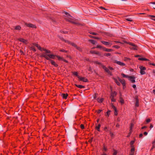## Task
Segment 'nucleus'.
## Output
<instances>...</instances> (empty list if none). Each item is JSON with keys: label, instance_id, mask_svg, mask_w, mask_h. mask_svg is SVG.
<instances>
[{"label": "nucleus", "instance_id": "nucleus-1", "mask_svg": "<svg viewBox=\"0 0 155 155\" xmlns=\"http://www.w3.org/2000/svg\"><path fill=\"white\" fill-rule=\"evenodd\" d=\"M41 57H44L47 60L50 61L51 62L52 65L54 66L55 67H57L58 66V65L56 64L55 62L53 60H52L48 58L45 54H41Z\"/></svg>", "mask_w": 155, "mask_h": 155}, {"label": "nucleus", "instance_id": "nucleus-2", "mask_svg": "<svg viewBox=\"0 0 155 155\" xmlns=\"http://www.w3.org/2000/svg\"><path fill=\"white\" fill-rule=\"evenodd\" d=\"M93 62L94 64L99 65L100 68H102L104 69L105 72H107V68L106 66L103 65L101 63L97 61H94Z\"/></svg>", "mask_w": 155, "mask_h": 155}, {"label": "nucleus", "instance_id": "nucleus-3", "mask_svg": "<svg viewBox=\"0 0 155 155\" xmlns=\"http://www.w3.org/2000/svg\"><path fill=\"white\" fill-rule=\"evenodd\" d=\"M139 68L140 69V73L141 74L143 75L145 74L146 73L144 71L146 70V68L145 67L140 66L139 67Z\"/></svg>", "mask_w": 155, "mask_h": 155}, {"label": "nucleus", "instance_id": "nucleus-4", "mask_svg": "<svg viewBox=\"0 0 155 155\" xmlns=\"http://www.w3.org/2000/svg\"><path fill=\"white\" fill-rule=\"evenodd\" d=\"M116 94H117L115 92H111L110 98L112 101L114 102L115 101V99L114 98V97L116 95Z\"/></svg>", "mask_w": 155, "mask_h": 155}, {"label": "nucleus", "instance_id": "nucleus-5", "mask_svg": "<svg viewBox=\"0 0 155 155\" xmlns=\"http://www.w3.org/2000/svg\"><path fill=\"white\" fill-rule=\"evenodd\" d=\"M113 70V68L111 67H109L108 68H107V75H112V72Z\"/></svg>", "mask_w": 155, "mask_h": 155}, {"label": "nucleus", "instance_id": "nucleus-6", "mask_svg": "<svg viewBox=\"0 0 155 155\" xmlns=\"http://www.w3.org/2000/svg\"><path fill=\"white\" fill-rule=\"evenodd\" d=\"M129 44L130 45L129 48L131 49L134 50H137V47L135 45L130 43H129Z\"/></svg>", "mask_w": 155, "mask_h": 155}, {"label": "nucleus", "instance_id": "nucleus-7", "mask_svg": "<svg viewBox=\"0 0 155 155\" xmlns=\"http://www.w3.org/2000/svg\"><path fill=\"white\" fill-rule=\"evenodd\" d=\"M78 79L79 81H82L84 82H88V79L84 77H80V76H78Z\"/></svg>", "mask_w": 155, "mask_h": 155}, {"label": "nucleus", "instance_id": "nucleus-8", "mask_svg": "<svg viewBox=\"0 0 155 155\" xmlns=\"http://www.w3.org/2000/svg\"><path fill=\"white\" fill-rule=\"evenodd\" d=\"M138 60H142V61H148V63L150 65H152L153 66H155V64L154 63H151L150 62V60L147 59L146 58H138Z\"/></svg>", "mask_w": 155, "mask_h": 155}, {"label": "nucleus", "instance_id": "nucleus-9", "mask_svg": "<svg viewBox=\"0 0 155 155\" xmlns=\"http://www.w3.org/2000/svg\"><path fill=\"white\" fill-rule=\"evenodd\" d=\"M25 25H26L27 26L30 27V28H36V26L35 25H34L32 24L31 23H25Z\"/></svg>", "mask_w": 155, "mask_h": 155}, {"label": "nucleus", "instance_id": "nucleus-10", "mask_svg": "<svg viewBox=\"0 0 155 155\" xmlns=\"http://www.w3.org/2000/svg\"><path fill=\"white\" fill-rule=\"evenodd\" d=\"M48 58L50 59L51 58L54 59L55 58V57L56 56L54 54H45Z\"/></svg>", "mask_w": 155, "mask_h": 155}, {"label": "nucleus", "instance_id": "nucleus-11", "mask_svg": "<svg viewBox=\"0 0 155 155\" xmlns=\"http://www.w3.org/2000/svg\"><path fill=\"white\" fill-rule=\"evenodd\" d=\"M96 48H100L101 49H102L104 51H107V48L103 47L102 46L100 45H97L96 47Z\"/></svg>", "mask_w": 155, "mask_h": 155}, {"label": "nucleus", "instance_id": "nucleus-12", "mask_svg": "<svg viewBox=\"0 0 155 155\" xmlns=\"http://www.w3.org/2000/svg\"><path fill=\"white\" fill-rule=\"evenodd\" d=\"M114 62L115 63H117L118 64H119L121 66H124L125 65V64L119 61L116 60Z\"/></svg>", "mask_w": 155, "mask_h": 155}, {"label": "nucleus", "instance_id": "nucleus-13", "mask_svg": "<svg viewBox=\"0 0 155 155\" xmlns=\"http://www.w3.org/2000/svg\"><path fill=\"white\" fill-rule=\"evenodd\" d=\"M61 96L62 97L63 99H66L68 96V94L67 93H63L61 94Z\"/></svg>", "mask_w": 155, "mask_h": 155}, {"label": "nucleus", "instance_id": "nucleus-14", "mask_svg": "<svg viewBox=\"0 0 155 155\" xmlns=\"http://www.w3.org/2000/svg\"><path fill=\"white\" fill-rule=\"evenodd\" d=\"M18 40L19 41L22 42L23 43L27 44V41L22 38H19L18 39Z\"/></svg>", "mask_w": 155, "mask_h": 155}, {"label": "nucleus", "instance_id": "nucleus-15", "mask_svg": "<svg viewBox=\"0 0 155 155\" xmlns=\"http://www.w3.org/2000/svg\"><path fill=\"white\" fill-rule=\"evenodd\" d=\"M107 150V148L104 145V148L102 150L103 151H106ZM101 155H107V154L106 152L103 151L102 153L101 154Z\"/></svg>", "mask_w": 155, "mask_h": 155}, {"label": "nucleus", "instance_id": "nucleus-16", "mask_svg": "<svg viewBox=\"0 0 155 155\" xmlns=\"http://www.w3.org/2000/svg\"><path fill=\"white\" fill-rule=\"evenodd\" d=\"M118 79L119 81L122 84L123 86L124 87L125 85V81L124 80H121L120 78H118Z\"/></svg>", "mask_w": 155, "mask_h": 155}, {"label": "nucleus", "instance_id": "nucleus-17", "mask_svg": "<svg viewBox=\"0 0 155 155\" xmlns=\"http://www.w3.org/2000/svg\"><path fill=\"white\" fill-rule=\"evenodd\" d=\"M134 78L133 77L129 76V78L132 83H134L135 82V80L134 79Z\"/></svg>", "mask_w": 155, "mask_h": 155}, {"label": "nucleus", "instance_id": "nucleus-18", "mask_svg": "<svg viewBox=\"0 0 155 155\" xmlns=\"http://www.w3.org/2000/svg\"><path fill=\"white\" fill-rule=\"evenodd\" d=\"M67 43H68L69 44L71 45L72 46L74 47L75 48L76 47V46L77 45L75 43H74L71 42L69 41H67Z\"/></svg>", "mask_w": 155, "mask_h": 155}, {"label": "nucleus", "instance_id": "nucleus-19", "mask_svg": "<svg viewBox=\"0 0 155 155\" xmlns=\"http://www.w3.org/2000/svg\"><path fill=\"white\" fill-rule=\"evenodd\" d=\"M75 85L78 87L80 88H85V87L84 86H83L81 85H77L75 84Z\"/></svg>", "mask_w": 155, "mask_h": 155}, {"label": "nucleus", "instance_id": "nucleus-20", "mask_svg": "<svg viewBox=\"0 0 155 155\" xmlns=\"http://www.w3.org/2000/svg\"><path fill=\"white\" fill-rule=\"evenodd\" d=\"M21 27L19 25H18L17 26H16L15 27V29L16 30H20L21 29Z\"/></svg>", "mask_w": 155, "mask_h": 155}, {"label": "nucleus", "instance_id": "nucleus-21", "mask_svg": "<svg viewBox=\"0 0 155 155\" xmlns=\"http://www.w3.org/2000/svg\"><path fill=\"white\" fill-rule=\"evenodd\" d=\"M89 41L93 45H94L96 42L95 40L93 39H89Z\"/></svg>", "mask_w": 155, "mask_h": 155}, {"label": "nucleus", "instance_id": "nucleus-22", "mask_svg": "<svg viewBox=\"0 0 155 155\" xmlns=\"http://www.w3.org/2000/svg\"><path fill=\"white\" fill-rule=\"evenodd\" d=\"M98 102L99 103H101L103 101V100H104L103 98H101L100 99H99V98H97L96 99Z\"/></svg>", "mask_w": 155, "mask_h": 155}, {"label": "nucleus", "instance_id": "nucleus-23", "mask_svg": "<svg viewBox=\"0 0 155 155\" xmlns=\"http://www.w3.org/2000/svg\"><path fill=\"white\" fill-rule=\"evenodd\" d=\"M101 127V125L100 124H98L97 126L96 127V129L98 131H100V128Z\"/></svg>", "mask_w": 155, "mask_h": 155}, {"label": "nucleus", "instance_id": "nucleus-24", "mask_svg": "<svg viewBox=\"0 0 155 155\" xmlns=\"http://www.w3.org/2000/svg\"><path fill=\"white\" fill-rule=\"evenodd\" d=\"M72 73L75 76H77L78 77V76H80L78 75V73L77 72H76V71L73 72H72Z\"/></svg>", "mask_w": 155, "mask_h": 155}, {"label": "nucleus", "instance_id": "nucleus-25", "mask_svg": "<svg viewBox=\"0 0 155 155\" xmlns=\"http://www.w3.org/2000/svg\"><path fill=\"white\" fill-rule=\"evenodd\" d=\"M125 19L129 21H133L132 19L130 18L127 17L125 18Z\"/></svg>", "mask_w": 155, "mask_h": 155}, {"label": "nucleus", "instance_id": "nucleus-26", "mask_svg": "<svg viewBox=\"0 0 155 155\" xmlns=\"http://www.w3.org/2000/svg\"><path fill=\"white\" fill-rule=\"evenodd\" d=\"M66 21H68V22H69L71 23H74V21H72L71 20H70V19H67V18H65V19Z\"/></svg>", "mask_w": 155, "mask_h": 155}, {"label": "nucleus", "instance_id": "nucleus-27", "mask_svg": "<svg viewBox=\"0 0 155 155\" xmlns=\"http://www.w3.org/2000/svg\"><path fill=\"white\" fill-rule=\"evenodd\" d=\"M120 102L122 104L124 103V100L121 97H120Z\"/></svg>", "mask_w": 155, "mask_h": 155}, {"label": "nucleus", "instance_id": "nucleus-28", "mask_svg": "<svg viewBox=\"0 0 155 155\" xmlns=\"http://www.w3.org/2000/svg\"><path fill=\"white\" fill-rule=\"evenodd\" d=\"M121 75L124 78H129V76H128L127 75L125 74H122Z\"/></svg>", "mask_w": 155, "mask_h": 155}, {"label": "nucleus", "instance_id": "nucleus-29", "mask_svg": "<svg viewBox=\"0 0 155 155\" xmlns=\"http://www.w3.org/2000/svg\"><path fill=\"white\" fill-rule=\"evenodd\" d=\"M56 56L58 58V60H63V58L61 57L58 55H56Z\"/></svg>", "mask_w": 155, "mask_h": 155}, {"label": "nucleus", "instance_id": "nucleus-30", "mask_svg": "<svg viewBox=\"0 0 155 155\" xmlns=\"http://www.w3.org/2000/svg\"><path fill=\"white\" fill-rule=\"evenodd\" d=\"M98 95V94L97 93H95L94 95V98L95 99H96V98L97 96Z\"/></svg>", "mask_w": 155, "mask_h": 155}, {"label": "nucleus", "instance_id": "nucleus-31", "mask_svg": "<svg viewBox=\"0 0 155 155\" xmlns=\"http://www.w3.org/2000/svg\"><path fill=\"white\" fill-rule=\"evenodd\" d=\"M79 51H81L82 50V49L81 48L79 47H78L77 45L76 47H75Z\"/></svg>", "mask_w": 155, "mask_h": 155}, {"label": "nucleus", "instance_id": "nucleus-32", "mask_svg": "<svg viewBox=\"0 0 155 155\" xmlns=\"http://www.w3.org/2000/svg\"><path fill=\"white\" fill-rule=\"evenodd\" d=\"M44 51H45V52L46 53H51V51L49 50H47L46 49H44Z\"/></svg>", "mask_w": 155, "mask_h": 155}, {"label": "nucleus", "instance_id": "nucleus-33", "mask_svg": "<svg viewBox=\"0 0 155 155\" xmlns=\"http://www.w3.org/2000/svg\"><path fill=\"white\" fill-rule=\"evenodd\" d=\"M80 127L82 129H84V124H81L80 125Z\"/></svg>", "mask_w": 155, "mask_h": 155}, {"label": "nucleus", "instance_id": "nucleus-34", "mask_svg": "<svg viewBox=\"0 0 155 155\" xmlns=\"http://www.w3.org/2000/svg\"><path fill=\"white\" fill-rule=\"evenodd\" d=\"M60 39H61V40H62V41H64V42H65L67 43V41H68L65 40V39H64V38H62V37H60Z\"/></svg>", "mask_w": 155, "mask_h": 155}, {"label": "nucleus", "instance_id": "nucleus-35", "mask_svg": "<svg viewBox=\"0 0 155 155\" xmlns=\"http://www.w3.org/2000/svg\"><path fill=\"white\" fill-rule=\"evenodd\" d=\"M60 51H61V52H65V53H67V51L65 50L64 49H61V50H60Z\"/></svg>", "mask_w": 155, "mask_h": 155}, {"label": "nucleus", "instance_id": "nucleus-36", "mask_svg": "<svg viewBox=\"0 0 155 155\" xmlns=\"http://www.w3.org/2000/svg\"><path fill=\"white\" fill-rule=\"evenodd\" d=\"M90 33L91 34H92L93 35H97V34L96 33L94 32H91Z\"/></svg>", "mask_w": 155, "mask_h": 155}, {"label": "nucleus", "instance_id": "nucleus-37", "mask_svg": "<svg viewBox=\"0 0 155 155\" xmlns=\"http://www.w3.org/2000/svg\"><path fill=\"white\" fill-rule=\"evenodd\" d=\"M60 32H61L63 33H64V34H67L68 33V31H61Z\"/></svg>", "mask_w": 155, "mask_h": 155}, {"label": "nucleus", "instance_id": "nucleus-38", "mask_svg": "<svg viewBox=\"0 0 155 155\" xmlns=\"http://www.w3.org/2000/svg\"><path fill=\"white\" fill-rule=\"evenodd\" d=\"M135 106L136 107H138L139 106L138 102V101L137 100V101H136V103Z\"/></svg>", "mask_w": 155, "mask_h": 155}, {"label": "nucleus", "instance_id": "nucleus-39", "mask_svg": "<svg viewBox=\"0 0 155 155\" xmlns=\"http://www.w3.org/2000/svg\"><path fill=\"white\" fill-rule=\"evenodd\" d=\"M74 23H73L74 24H75V25H81L79 23H77V22H74Z\"/></svg>", "mask_w": 155, "mask_h": 155}, {"label": "nucleus", "instance_id": "nucleus-40", "mask_svg": "<svg viewBox=\"0 0 155 155\" xmlns=\"http://www.w3.org/2000/svg\"><path fill=\"white\" fill-rule=\"evenodd\" d=\"M96 51H91L90 53L92 54H95Z\"/></svg>", "mask_w": 155, "mask_h": 155}, {"label": "nucleus", "instance_id": "nucleus-41", "mask_svg": "<svg viewBox=\"0 0 155 155\" xmlns=\"http://www.w3.org/2000/svg\"><path fill=\"white\" fill-rule=\"evenodd\" d=\"M133 125H134L133 124H131V126H130V131H131V130L132 129V128L133 127Z\"/></svg>", "mask_w": 155, "mask_h": 155}, {"label": "nucleus", "instance_id": "nucleus-42", "mask_svg": "<svg viewBox=\"0 0 155 155\" xmlns=\"http://www.w3.org/2000/svg\"><path fill=\"white\" fill-rule=\"evenodd\" d=\"M150 119H147L146 120V123H148L150 122Z\"/></svg>", "mask_w": 155, "mask_h": 155}, {"label": "nucleus", "instance_id": "nucleus-43", "mask_svg": "<svg viewBox=\"0 0 155 155\" xmlns=\"http://www.w3.org/2000/svg\"><path fill=\"white\" fill-rule=\"evenodd\" d=\"M101 42L104 45H107V41H101Z\"/></svg>", "mask_w": 155, "mask_h": 155}, {"label": "nucleus", "instance_id": "nucleus-44", "mask_svg": "<svg viewBox=\"0 0 155 155\" xmlns=\"http://www.w3.org/2000/svg\"><path fill=\"white\" fill-rule=\"evenodd\" d=\"M153 145V147H155V139L154 141L152 142Z\"/></svg>", "mask_w": 155, "mask_h": 155}, {"label": "nucleus", "instance_id": "nucleus-45", "mask_svg": "<svg viewBox=\"0 0 155 155\" xmlns=\"http://www.w3.org/2000/svg\"><path fill=\"white\" fill-rule=\"evenodd\" d=\"M37 48L40 51H42V48L40 46H39V47L38 48Z\"/></svg>", "mask_w": 155, "mask_h": 155}, {"label": "nucleus", "instance_id": "nucleus-46", "mask_svg": "<svg viewBox=\"0 0 155 155\" xmlns=\"http://www.w3.org/2000/svg\"><path fill=\"white\" fill-rule=\"evenodd\" d=\"M100 9H101V10L104 9V10H107V9H106L105 8H104V7H100Z\"/></svg>", "mask_w": 155, "mask_h": 155}, {"label": "nucleus", "instance_id": "nucleus-47", "mask_svg": "<svg viewBox=\"0 0 155 155\" xmlns=\"http://www.w3.org/2000/svg\"><path fill=\"white\" fill-rule=\"evenodd\" d=\"M134 148H132L131 149V152L132 153V152H133L134 153Z\"/></svg>", "mask_w": 155, "mask_h": 155}, {"label": "nucleus", "instance_id": "nucleus-48", "mask_svg": "<svg viewBox=\"0 0 155 155\" xmlns=\"http://www.w3.org/2000/svg\"><path fill=\"white\" fill-rule=\"evenodd\" d=\"M134 141L132 140L130 142V144L131 145H132L133 143H134Z\"/></svg>", "mask_w": 155, "mask_h": 155}, {"label": "nucleus", "instance_id": "nucleus-49", "mask_svg": "<svg viewBox=\"0 0 155 155\" xmlns=\"http://www.w3.org/2000/svg\"><path fill=\"white\" fill-rule=\"evenodd\" d=\"M95 54L98 55H100V53L98 51H96Z\"/></svg>", "mask_w": 155, "mask_h": 155}, {"label": "nucleus", "instance_id": "nucleus-50", "mask_svg": "<svg viewBox=\"0 0 155 155\" xmlns=\"http://www.w3.org/2000/svg\"><path fill=\"white\" fill-rule=\"evenodd\" d=\"M112 51V49H107V52H110Z\"/></svg>", "mask_w": 155, "mask_h": 155}, {"label": "nucleus", "instance_id": "nucleus-51", "mask_svg": "<svg viewBox=\"0 0 155 155\" xmlns=\"http://www.w3.org/2000/svg\"><path fill=\"white\" fill-rule=\"evenodd\" d=\"M114 110H115V115H117V114L116 113V112H117L116 109L115 108V107H114Z\"/></svg>", "mask_w": 155, "mask_h": 155}, {"label": "nucleus", "instance_id": "nucleus-52", "mask_svg": "<svg viewBox=\"0 0 155 155\" xmlns=\"http://www.w3.org/2000/svg\"><path fill=\"white\" fill-rule=\"evenodd\" d=\"M62 61H64L66 62L67 63H68V61L67 60H66L65 59H63V60Z\"/></svg>", "mask_w": 155, "mask_h": 155}, {"label": "nucleus", "instance_id": "nucleus-53", "mask_svg": "<svg viewBox=\"0 0 155 155\" xmlns=\"http://www.w3.org/2000/svg\"><path fill=\"white\" fill-rule=\"evenodd\" d=\"M34 45L37 48H38L39 46L37 44H35Z\"/></svg>", "mask_w": 155, "mask_h": 155}, {"label": "nucleus", "instance_id": "nucleus-54", "mask_svg": "<svg viewBox=\"0 0 155 155\" xmlns=\"http://www.w3.org/2000/svg\"><path fill=\"white\" fill-rule=\"evenodd\" d=\"M93 38H94L95 39H99V38L98 37H96V36H94V37H93Z\"/></svg>", "mask_w": 155, "mask_h": 155}, {"label": "nucleus", "instance_id": "nucleus-55", "mask_svg": "<svg viewBox=\"0 0 155 155\" xmlns=\"http://www.w3.org/2000/svg\"><path fill=\"white\" fill-rule=\"evenodd\" d=\"M113 46L117 48H119V47L118 46H117V45H114V46Z\"/></svg>", "mask_w": 155, "mask_h": 155}, {"label": "nucleus", "instance_id": "nucleus-56", "mask_svg": "<svg viewBox=\"0 0 155 155\" xmlns=\"http://www.w3.org/2000/svg\"><path fill=\"white\" fill-rule=\"evenodd\" d=\"M143 136V134H140L139 137L140 138L142 137Z\"/></svg>", "mask_w": 155, "mask_h": 155}, {"label": "nucleus", "instance_id": "nucleus-57", "mask_svg": "<svg viewBox=\"0 0 155 155\" xmlns=\"http://www.w3.org/2000/svg\"><path fill=\"white\" fill-rule=\"evenodd\" d=\"M102 110H99L98 112H97V113L98 114H99L100 113H101V111Z\"/></svg>", "mask_w": 155, "mask_h": 155}, {"label": "nucleus", "instance_id": "nucleus-58", "mask_svg": "<svg viewBox=\"0 0 155 155\" xmlns=\"http://www.w3.org/2000/svg\"><path fill=\"white\" fill-rule=\"evenodd\" d=\"M149 17H151L153 18H155V16L153 15H149Z\"/></svg>", "mask_w": 155, "mask_h": 155}, {"label": "nucleus", "instance_id": "nucleus-59", "mask_svg": "<svg viewBox=\"0 0 155 155\" xmlns=\"http://www.w3.org/2000/svg\"><path fill=\"white\" fill-rule=\"evenodd\" d=\"M132 87L134 88H135L136 87V85L135 84H134L133 85Z\"/></svg>", "mask_w": 155, "mask_h": 155}, {"label": "nucleus", "instance_id": "nucleus-60", "mask_svg": "<svg viewBox=\"0 0 155 155\" xmlns=\"http://www.w3.org/2000/svg\"><path fill=\"white\" fill-rule=\"evenodd\" d=\"M116 84H117V85H118L119 86H120V83L119 82H117V83H116Z\"/></svg>", "mask_w": 155, "mask_h": 155}, {"label": "nucleus", "instance_id": "nucleus-61", "mask_svg": "<svg viewBox=\"0 0 155 155\" xmlns=\"http://www.w3.org/2000/svg\"><path fill=\"white\" fill-rule=\"evenodd\" d=\"M147 133L146 132H145L144 133V134L145 135H146L147 134Z\"/></svg>", "mask_w": 155, "mask_h": 155}, {"label": "nucleus", "instance_id": "nucleus-62", "mask_svg": "<svg viewBox=\"0 0 155 155\" xmlns=\"http://www.w3.org/2000/svg\"><path fill=\"white\" fill-rule=\"evenodd\" d=\"M130 59L129 58H125V59H124V60L125 61H127L128 60H129Z\"/></svg>", "mask_w": 155, "mask_h": 155}, {"label": "nucleus", "instance_id": "nucleus-63", "mask_svg": "<svg viewBox=\"0 0 155 155\" xmlns=\"http://www.w3.org/2000/svg\"><path fill=\"white\" fill-rule=\"evenodd\" d=\"M153 127V126L152 125V124H150V128H152Z\"/></svg>", "mask_w": 155, "mask_h": 155}, {"label": "nucleus", "instance_id": "nucleus-64", "mask_svg": "<svg viewBox=\"0 0 155 155\" xmlns=\"http://www.w3.org/2000/svg\"><path fill=\"white\" fill-rule=\"evenodd\" d=\"M117 153V152L116 151H115L113 153V155H116Z\"/></svg>", "mask_w": 155, "mask_h": 155}]
</instances>
